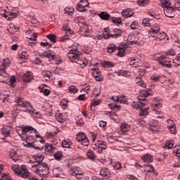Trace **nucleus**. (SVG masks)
Instances as JSON below:
<instances>
[{"mask_svg": "<svg viewBox=\"0 0 180 180\" xmlns=\"http://www.w3.org/2000/svg\"><path fill=\"white\" fill-rule=\"evenodd\" d=\"M101 72L99 69H94V72H93V77L96 78V77H98V75H101Z\"/></svg>", "mask_w": 180, "mask_h": 180, "instance_id": "59", "label": "nucleus"}, {"mask_svg": "<svg viewBox=\"0 0 180 180\" xmlns=\"http://www.w3.org/2000/svg\"><path fill=\"white\" fill-rule=\"evenodd\" d=\"M161 29L158 25H153L148 31L149 37H155V40L156 41H162V43H165L167 40L169 39L167 35L165 32H160Z\"/></svg>", "mask_w": 180, "mask_h": 180, "instance_id": "3", "label": "nucleus"}, {"mask_svg": "<svg viewBox=\"0 0 180 180\" xmlns=\"http://www.w3.org/2000/svg\"><path fill=\"white\" fill-rule=\"evenodd\" d=\"M54 158L56 160H61L63 158V152H61V150H58L54 154Z\"/></svg>", "mask_w": 180, "mask_h": 180, "instance_id": "42", "label": "nucleus"}, {"mask_svg": "<svg viewBox=\"0 0 180 180\" xmlns=\"http://www.w3.org/2000/svg\"><path fill=\"white\" fill-rule=\"evenodd\" d=\"M86 156L89 160H95L96 158V154H94V152L92 150H87Z\"/></svg>", "mask_w": 180, "mask_h": 180, "instance_id": "34", "label": "nucleus"}, {"mask_svg": "<svg viewBox=\"0 0 180 180\" xmlns=\"http://www.w3.org/2000/svg\"><path fill=\"white\" fill-rule=\"evenodd\" d=\"M122 15L123 18H128L134 15V12L131 11V9H129V8H127V9H124L122 11Z\"/></svg>", "mask_w": 180, "mask_h": 180, "instance_id": "24", "label": "nucleus"}, {"mask_svg": "<svg viewBox=\"0 0 180 180\" xmlns=\"http://www.w3.org/2000/svg\"><path fill=\"white\" fill-rule=\"evenodd\" d=\"M0 180H13L11 179L9 174H3L1 175V177L0 178Z\"/></svg>", "mask_w": 180, "mask_h": 180, "instance_id": "53", "label": "nucleus"}, {"mask_svg": "<svg viewBox=\"0 0 180 180\" xmlns=\"http://www.w3.org/2000/svg\"><path fill=\"white\" fill-rule=\"evenodd\" d=\"M148 124H149L150 130H152V131L159 130L160 126H159L158 120H150Z\"/></svg>", "mask_w": 180, "mask_h": 180, "instance_id": "18", "label": "nucleus"}, {"mask_svg": "<svg viewBox=\"0 0 180 180\" xmlns=\"http://www.w3.org/2000/svg\"><path fill=\"white\" fill-rule=\"evenodd\" d=\"M162 5L165 6L164 8V13L167 18H174L175 16V8L169 5L171 4L169 3L168 1H165L164 3H162Z\"/></svg>", "mask_w": 180, "mask_h": 180, "instance_id": "7", "label": "nucleus"}, {"mask_svg": "<svg viewBox=\"0 0 180 180\" xmlns=\"http://www.w3.org/2000/svg\"><path fill=\"white\" fill-rule=\"evenodd\" d=\"M68 91L70 94H77L78 89L76 86L72 85L69 86Z\"/></svg>", "mask_w": 180, "mask_h": 180, "instance_id": "44", "label": "nucleus"}, {"mask_svg": "<svg viewBox=\"0 0 180 180\" xmlns=\"http://www.w3.org/2000/svg\"><path fill=\"white\" fill-rule=\"evenodd\" d=\"M94 94L96 95V97H98L101 94L100 89L95 88L94 90Z\"/></svg>", "mask_w": 180, "mask_h": 180, "instance_id": "64", "label": "nucleus"}, {"mask_svg": "<svg viewBox=\"0 0 180 180\" xmlns=\"http://www.w3.org/2000/svg\"><path fill=\"white\" fill-rule=\"evenodd\" d=\"M138 27H139V22H136V20H134L130 25V27L131 29H132V30L137 29Z\"/></svg>", "mask_w": 180, "mask_h": 180, "instance_id": "55", "label": "nucleus"}, {"mask_svg": "<svg viewBox=\"0 0 180 180\" xmlns=\"http://www.w3.org/2000/svg\"><path fill=\"white\" fill-rule=\"evenodd\" d=\"M167 127L169 129L170 132L172 133V134H175V133H176V126L173 122V120L169 119L167 120Z\"/></svg>", "mask_w": 180, "mask_h": 180, "instance_id": "19", "label": "nucleus"}, {"mask_svg": "<svg viewBox=\"0 0 180 180\" xmlns=\"http://www.w3.org/2000/svg\"><path fill=\"white\" fill-rule=\"evenodd\" d=\"M22 79L25 83H30L33 79V73H32V72H26V73L22 75Z\"/></svg>", "mask_w": 180, "mask_h": 180, "instance_id": "22", "label": "nucleus"}, {"mask_svg": "<svg viewBox=\"0 0 180 180\" xmlns=\"http://www.w3.org/2000/svg\"><path fill=\"white\" fill-rule=\"evenodd\" d=\"M167 52L165 55H162L160 57H158V62L163 66L172 67V60L168 57Z\"/></svg>", "mask_w": 180, "mask_h": 180, "instance_id": "8", "label": "nucleus"}, {"mask_svg": "<svg viewBox=\"0 0 180 180\" xmlns=\"http://www.w3.org/2000/svg\"><path fill=\"white\" fill-rule=\"evenodd\" d=\"M46 37L47 39H50V41H52V43L56 42L57 37L55 34H49Z\"/></svg>", "mask_w": 180, "mask_h": 180, "instance_id": "54", "label": "nucleus"}, {"mask_svg": "<svg viewBox=\"0 0 180 180\" xmlns=\"http://www.w3.org/2000/svg\"><path fill=\"white\" fill-rule=\"evenodd\" d=\"M153 94V92L151 89L142 90L140 91L139 96L138 97L139 101H134V103H131L132 107L136 108V109H140L139 115L141 118H145L148 114V108L147 109V108H145V109H142V108H144L146 105V103L142 102L146 101V98Z\"/></svg>", "mask_w": 180, "mask_h": 180, "instance_id": "1", "label": "nucleus"}, {"mask_svg": "<svg viewBox=\"0 0 180 180\" xmlns=\"http://www.w3.org/2000/svg\"><path fill=\"white\" fill-rule=\"evenodd\" d=\"M172 63L173 66H174V67L180 66L178 55L176 56V58L172 60Z\"/></svg>", "mask_w": 180, "mask_h": 180, "instance_id": "50", "label": "nucleus"}, {"mask_svg": "<svg viewBox=\"0 0 180 180\" xmlns=\"http://www.w3.org/2000/svg\"><path fill=\"white\" fill-rule=\"evenodd\" d=\"M117 53V56H120L121 58H122V56H125V49L124 48H118Z\"/></svg>", "mask_w": 180, "mask_h": 180, "instance_id": "48", "label": "nucleus"}, {"mask_svg": "<svg viewBox=\"0 0 180 180\" xmlns=\"http://www.w3.org/2000/svg\"><path fill=\"white\" fill-rule=\"evenodd\" d=\"M120 129H121L122 132L127 133V132H128V131L130 130L131 126H130V124H127L126 122H122V124L120 125Z\"/></svg>", "mask_w": 180, "mask_h": 180, "instance_id": "27", "label": "nucleus"}, {"mask_svg": "<svg viewBox=\"0 0 180 180\" xmlns=\"http://www.w3.org/2000/svg\"><path fill=\"white\" fill-rule=\"evenodd\" d=\"M167 54L168 55V56H175V54H176V51L175 50H174V49H169V50H168L167 51Z\"/></svg>", "mask_w": 180, "mask_h": 180, "instance_id": "62", "label": "nucleus"}, {"mask_svg": "<svg viewBox=\"0 0 180 180\" xmlns=\"http://www.w3.org/2000/svg\"><path fill=\"white\" fill-rule=\"evenodd\" d=\"M94 146V149L98 153H103V151L107 149V143L105 141H97Z\"/></svg>", "mask_w": 180, "mask_h": 180, "instance_id": "12", "label": "nucleus"}, {"mask_svg": "<svg viewBox=\"0 0 180 180\" xmlns=\"http://www.w3.org/2000/svg\"><path fill=\"white\" fill-rule=\"evenodd\" d=\"M72 176H75L77 179H81L83 177L82 172L79 171V167H75V169H72Z\"/></svg>", "mask_w": 180, "mask_h": 180, "instance_id": "23", "label": "nucleus"}, {"mask_svg": "<svg viewBox=\"0 0 180 180\" xmlns=\"http://www.w3.org/2000/svg\"><path fill=\"white\" fill-rule=\"evenodd\" d=\"M112 101H113V102H118L120 103H126L127 102V98L124 95H121L119 96H112Z\"/></svg>", "mask_w": 180, "mask_h": 180, "instance_id": "21", "label": "nucleus"}, {"mask_svg": "<svg viewBox=\"0 0 180 180\" xmlns=\"http://www.w3.org/2000/svg\"><path fill=\"white\" fill-rule=\"evenodd\" d=\"M70 35H67L66 34L63 35V37H60V41H65L70 39Z\"/></svg>", "mask_w": 180, "mask_h": 180, "instance_id": "61", "label": "nucleus"}, {"mask_svg": "<svg viewBox=\"0 0 180 180\" xmlns=\"http://www.w3.org/2000/svg\"><path fill=\"white\" fill-rule=\"evenodd\" d=\"M89 4L87 0H82L79 2L76 8L78 11L84 12L86 11V8L89 7Z\"/></svg>", "mask_w": 180, "mask_h": 180, "instance_id": "14", "label": "nucleus"}, {"mask_svg": "<svg viewBox=\"0 0 180 180\" xmlns=\"http://www.w3.org/2000/svg\"><path fill=\"white\" fill-rule=\"evenodd\" d=\"M125 180H139V179L135 176L129 174L127 176V177L125 178Z\"/></svg>", "mask_w": 180, "mask_h": 180, "instance_id": "60", "label": "nucleus"}, {"mask_svg": "<svg viewBox=\"0 0 180 180\" xmlns=\"http://www.w3.org/2000/svg\"><path fill=\"white\" fill-rule=\"evenodd\" d=\"M174 147V141H166L165 148V149H172Z\"/></svg>", "mask_w": 180, "mask_h": 180, "instance_id": "46", "label": "nucleus"}, {"mask_svg": "<svg viewBox=\"0 0 180 180\" xmlns=\"http://www.w3.org/2000/svg\"><path fill=\"white\" fill-rule=\"evenodd\" d=\"M34 158L36 162L34 165L30 167V169L41 177H47V175L49 173V167L47 163L43 162L44 160V155L39 153L34 155Z\"/></svg>", "mask_w": 180, "mask_h": 180, "instance_id": "2", "label": "nucleus"}, {"mask_svg": "<svg viewBox=\"0 0 180 180\" xmlns=\"http://www.w3.org/2000/svg\"><path fill=\"white\" fill-rule=\"evenodd\" d=\"M161 107H162V105L160 103H153L152 105V108H153L154 111H157V110L160 109Z\"/></svg>", "mask_w": 180, "mask_h": 180, "instance_id": "52", "label": "nucleus"}, {"mask_svg": "<svg viewBox=\"0 0 180 180\" xmlns=\"http://www.w3.org/2000/svg\"><path fill=\"white\" fill-rule=\"evenodd\" d=\"M100 175L101 176L110 179L111 177V171L108 167H103L100 171Z\"/></svg>", "mask_w": 180, "mask_h": 180, "instance_id": "20", "label": "nucleus"}, {"mask_svg": "<svg viewBox=\"0 0 180 180\" xmlns=\"http://www.w3.org/2000/svg\"><path fill=\"white\" fill-rule=\"evenodd\" d=\"M4 16L5 18H8V20H13V18H17L18 12H14V11L8 12L7 14H5Z\"/></svg>", "mask_w": 180, "mask_h": 180, "instance_id": "31", "label": "nucleus"}, {"mask_svg": "<svg viewBox=\"0 0 180 180\" xmlns=\"http://www.w3.org/2000/svg\"><path fill=\"white\" fill-rule=\"evenodd\" d=\"M56 150V148L51 145V143H46L44 145V154H46V155H48V154L54 153Z\"/></svg>", "mask_w": 180, "mask_h": 180, "instance_id": "16", "label": "nucleus"}, {"mask_svg": "<svg viewBox=\"0 0 180 180\" xmlns=\"http://www.w3.org/2000/svg\"><path fill=\"white\" fill-rule=\"evenodd\" d=\"M75 9L73 7H66L64 9L65 13H68V15L72 16L74 14Z\"/></svg>", "mask_w": 180, "mask_h": 180, "instance_id": "38", "label": "nucleus"}, {"mask_svg": "<svg viewBox=\"0 0 180 180\" xmlns=\"http://www.w3.org/2000/svg\"><path fill=\"white\" fill-rule=\"evenodd\" d=\"M28 39H31V41H37V35L35 33L30 31V32H28Z\"/></svg>", "mask_w": 180, "mask_h": 180, "instance_id": "45", "label": "nucleus"}, {"mask_svg": "<svg viewBox=\"0 0 180 180\" xmlns=\"http://www.w3.org/2000/svg\"><path fill=\"white\" fill-rule=\"evenodd\" d=\"M40 92H41L46 96H48V95L50 94V90H49L48 89H41V90H40Z\"/></svg>", "mask_w": 180, "mask_h": 180, "instance_id": "58", "label": "nucleus"}, {"mask_svg": "<svg viewBox=\"0 0 180 180\" xmlns=\"http://www.w3.org/2000/svg\"><path fill=\"white\" fill-rule=\"evenodd\" d=\"M56 120L58 122H65V120H66L65 114H64V113L56 114Z\"/></svg>", "mask_w": 180, "mask_h": 180, "instance_id": "30", "label": "nucleus"}, {"mask_svg": "<svg viewBox=\"0 0 180 180\" xmlns=\"http://www.w3.org/2000/svg\"><path fill=\"white\" fill-rule=\"evenodd\" d=\"M149 2V0H137L138 5L143 6V7L148 5Z\"/></svg>", "mask_w": 180, "mask_h": 180, "instance_id": "49", "label": "nucleus"}, {"mask_svg": "<svg viewBox=\"0 0 180 180\" xmlns=\"http://www.w3.org/2000/svg\"><path fill=\"white\" fill-rule=\"evenodd\" d=\"M63 31L65 32V34L66 35H69L70 37H71V35L74 34V31L72 30V29L70 27V24L68 22H64V24H63V28H62Z\"/></svg>", "mask_w": 180, "mask_h": 180, "instance_id": "17", "label": "nucleus"}, {"mask_svg": "<svg viewBox=\"0 0 180 180\" xmlns=\"http://www.w3.org/2000/svg\"><path fill=\"white\" fill-rule=\"evenodd\" d=\"M41 58H49V60H55L56 58H58V56L57 55L56 52L55 51L52 50H46L43 52L42 54L40 55Z\"/></svg>", "mask_w": 180, "mask_h": 180, "instance_id": "13", "label": "nucleus"}, {"mask_svg": "<svg viewBox=\"0 0 180 180\" xmlns=\"http://www.w3.org/2000/svg\"><path fill=\"white\" fill-rule=\"evenodd\" d=\"M117 49H118V46L114 44H110V45L107 46V52L108 53H112V52L115 51Z\"/></svg>", "mask_w": 180, "mask_h": 180, "instance_id": "32", "label": "nucleus"}, {"mask_svg": "<svg viewBox=\"0 0 180 180\" xmlns=\"http://www.w3.org/2000/svg\"><path fill=\"white\" fill-rule=\"evenodd\" d=\"M41 75L44 77L46 78V81H49L53 78V75L51 72L42 71Z\"/></svg>", "mask_w": 180, "mask_h": 180, "instance_id": "35", "label": "nucleus"}, {"mask_svg": "<svg viewBox=\"0 0 180 180\" xmlns=\"http://www.w3.org/2000/svg\"><path fill=\"white\" fill-rule=\"evenodd\" d=\"M10 65H11V61L9 60L8 58L3 59V63H2L3 68H0V69H4V71L6 72L5 75H7L6 68L9 67Z\"/></svg>", "mask_w": 180, "mask_h": 180, "instance_id": "29", "label": "nucleus"}, {"mask_svg": "<svg viewBox=\"0 0 180 180\" xmlns=\"http://www.w3.org/2000/svg\"><path fill=\"white\" fill-rule=\"evenodd\" d=\"M77 99L79 101H82V102H84V101H86V97L85 96V94H80L79 95V96L77 97Z\"/></svg>", "mask_w": 180, "mask_h": 180, "instance_id": "63", "label": "nucleus"}, {"mask_svg": "<svg viewBox=\"0 0 180 180\" xmlns=\"http://www.w3.org/2000/svg\"><path fill=\"white\" fill-rule=\"evenodd\" d=\"M139 71L141 72V75L136 76V77L135 78L136 84L138 86H140L141 87L146 88L147 84H146L144 80H143V78H142V75H146V69H140Z\"/></svg>", "mask_w": 180, "mask_h": 180, "instance_id": "10", "label": "nucleus"}, {"mask_svg": "<svg viewBox=\"0 0 180 180\" xmlns=\"http://www.w3.org/2000/svg\"><path fill=\"white\" fill-rule=\"evenodd\" d=\"M81 52H79V51L77 49H72L69 51L68 58H69V60L75 61L79 64L81 68H84L88 64V60L86 58H85V57H82L81 58Z\"/></svg>", "mask_w": 180, "mask_h": 180, "instance_id": "4", "label": "nucleus"}, {"mask_svg": "<svg viewBox=\"0 0 180 180\" xmlns=\"http://www.w3.org/2000/svg\"><path fill=\"white\" fill-rule=\"evenodd\" d=\"M60 105L63 109H65L68 106V101H66L65 99H63Z\"/></svg>", "mask_w": 180, "mask_h": 180, "instance_id": "57", "label": "nucleus"}, {"mask_svg": "<svg viewBox=\"0 0 180 180\" xmlns=\"http://www.w3.org/2000/svg\"><path fill=\"white\" fill-rule=\"evenodd\" d=\"M61 145L63 146V148H70V146L72 145V141H68V139L67 141L64 140L62 141Z\"/></svg>", "mask_w": 180, "mask_h": 180, "instance_id": "41", "label": "nucleus"}, {"mask_svg": "<svg viewBox=\"0 0 180 180\" xmlns=\"http://www.w3.org/2000/svg\"><path fill=\"white\" fill-rule=\"evenodd\" d=\"M113 167H114V169H115L116 170H120L122 167L121 162H120L113 163Z\"/></svg>", "mask_w": 180, "mask_h": 180, "instance_id": "56", "label": "nucleus"}, {"mask_svg": "<svg viewBox=\"0 0 180 180\" xmlns=\"http://www.w3.org/2000/svg\"><path fill=\"white\" fill-rule=\"evenodd\" d=\"M1 134L4 136V137H9L11 135V131H9V129L8 128L6 127H3L1 129Z\"/></svg>", "mask_w": 180, "mask_h": 180, "instance_id": "36", "label": "nucleus"}, {"mask_svg": "<svg viewBox=\"0 0 180 180\" xmlns=\"http://www.w3.org/2000/svg\"><path fill=\"white\" fill-rule=\"evenodd\" d=\"M35 136H36V134L35 133L32 132V133H30V134H28L27 136H26V141L27 143H30V145H32V143L34 142L35 141Z\"/></svg>", "mask_w": 180, "mask_h": 180, "instance_id": "25", "label": "nucleus"}, {"mask_svg": "<svg viewBox=\"0 0 180 180\" xmlns=\"http://www.w3.org/2000/svg\"><path fill=\"white\" fill-rule=\"evenodd\" d=\"M10 154L11 155L12 160L16 161L18 160V158L19 157V154L18 153L17 150H11L10 151Z\"/></svg>", "mask_w": 180, "mask_h": 180, "instance_id": "40", "label": "nucleus"}, {"mask_svg": "<svg viewBox=\"0 0 180 180\" xmlns=\"http://www.w3.org/2000/svg\"><path fill=\"white\" fill-rule=\"evenodd\" d=\"M150 20L149 18H145L142 20V25L144 27H150Z\"/></svg>", "mask_w": 180, "mask_h": 180, "instance_id": "43", "label": "nucleus"}, {"mask_svg": "<svg viewBox=\"0 0 180 180\" xmlns=\"http://www.w3.org/2000/svg\"><path fill=\"white\" fill-rule=\"evenodd\" d=\"M15 102L17 103L18 106L25 109V112L30 114V115H39V112L36 111V110L34 109L33 105H32L29 101H25L22 97H16Z\"/></svg>", "mask_w": 180, "mask_h": 180, "instance_id": "5", "label": "nucleus"}, {"mask_svg": "<svg viewBox=\"0 0 180 180\" xmlns=\"http://www.w3.org/2000/svg\"><path fill=\"white\" fill-rule=\"evenodd\" d=\"M11 170H13L16 175H19V176L22 177V179H27L30 176L29 169H27L25 165H22V166H19V165H13Z\"/></svg>", "mask_w": 180, "mask_h": 180, "instance_id": "6", "label": "nucleus"}, {"mask_svg": "<svg viewBox=\"0 0 180 180\" xmlns=\"http://www.w3.org/2000/svg\"><path fill=\"white\" fill-rule=\"evenodd\" d=\"M33 132L35 134L36 136H39L38 131L36 130V129H34L33 127L32 126L22 127V133H24V134H27V133L30 134V133H33Z\"/></svg>", "mask_w": 180, "mask_h": 180, "instance_id": "15", "label": "nucleus"}, {"mask_svg": "<svg viewBox=\"0 0 180 180\" xmlns=\"http://www.w3.org/2000/svg\"><path fill=\"white\" fill-rule=\"evenodd\" d=\"M19 58H22V60H27L29 58V54H27V52L24 51L19 55Z\"/></svg>", "mask_w": 180, "mask_h": 180, "instance_id": "51", "label": "nucleus"}, {"mask_svg": "<svg viewBox=\"0 0 180 180\" xmlns=\"http://www.w3.org/2000/svg\"><path fill=\"white\" fill-rule=\"evenodd\" d=\"M76 140L79 141V143H81V144L83 146H87L89 145V141L87 139L86 135L84 132L77 133Z\"/></svg>", "mask_w": 180, "mask_h": 180, "instance_id": "11", "label": "nucleus"}, {"mask_svg": "<svg viewBox=\"0 0 180 180\" xmlns=\"http://www.w3.org/2000/svg\"><path fill=\"white\" fill-rule=\"evenodd\" d=\"M141 160H143L145 162H153V158L152 155L146 153L141 156Z\"/></svg>", "mask_w": 180, "mask_h": 180, "instance_id": "26", "label": "nucleus"}, {"mask_svg": "<svg viewBox=\"0 0 180 180\" xmlns=\"http://www.w3.org/2000/svg\"><path fill=\"white\" fill-rule=\"evenodd\" d=\"M80 34L83 35L84 37H89V30H88V26L86 25L84 26V28H80Z\"/></svg>", "mask_w": 180, "mask_h": 180, "instance_id": "33", "label": "nucleus"}, {"mask_svg": "<svg viewBox=\"0 0 180 180\" xmlns=\"http://www.w3.org/2000/svg\"><path fill=\"white\" fill-rule=\"evenodd\" d=\"M161 77H162V76H160V75H157L155 74H153V75H152L150 77V79L154 82H157L158 81H160V79H161Z\"/></svg>", "mask_w": 180, "mask_h": 180, "instance_id": "47", "label": "nucleus"}, {"mask_svg": "<svg viewBox=\"0 0 180 180\" xmlns=\"http://www.w3.org/2000/svg\"><path fill=\"white\" fill-rule=\"evenodd\" d=\"M108 107L110 108L111 110H116V111L120 110V109L121 108V105H118L116 103H109Z\"/></svg>", "mask_w": 180, "mask_h": 180, "instance_id": "39", "label": "nucleus"}, {"mask_svg": "<svg viewBox=\"0 0 180 180\" xmlns=\"http://www.w3.org/2000/svg\"><path fill=\"white\" fill-rule=\"evenodd\" d=\"M111 20L112 22H114V24L117 25V26L122 25V20L121 18H116L115 16L111 18Z\"/></svg>", "mask_w": 180, "mask_h": 180, "instance_id": "37", "label": "nucleus"}, {"mask_svg": "<svg viewBox=\"0 0 180 180\" xmlns=\"http://www.w3.org/2000/svg\"><path fill=\"white\" fill-rule=\"evenodd\" d=\"M123 34V31L119 28H115L112 30V33H110V29H105V34L108 37H112V39H118V37H121Z\"/></svg>", "mask_w": 180, "mask_h": 180, "instance_id": "9", "label": "nucleus"}, {"mask_svg": "<svg viewBox=\"0 0 180 180\" xmlns=\"http://www.w3.org/2000/svg\"><path fill=\"white\" fill-rule=\"evenodd\" d=\"M98 15L103 20H108L110 18V14L106 11H101L100 13H98Z\"/></svg>", "mask_w": 180, "mask_h": 180, "instance_id": "28", "label": "nucleus"}]
</instances>
